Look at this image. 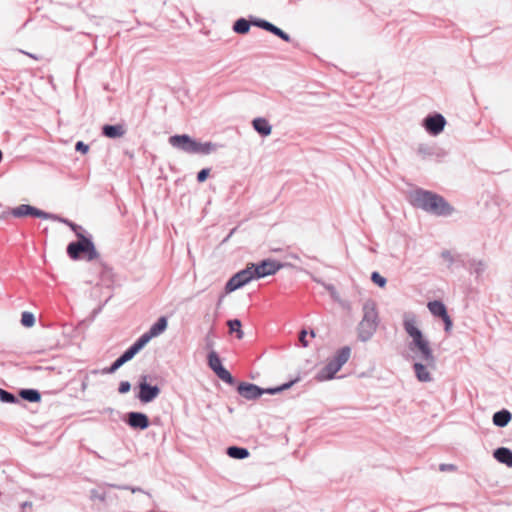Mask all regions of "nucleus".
Here are the masks:
<instances>
[{
    "mask_svg": "<svg viewBox=\"0 0 512 512\" xmlns=\"http://www.w3.org/2000/svg\"><path fill=\"white\" fill-rule=\"evenodd\" d=\"M351 356V348L349 346H344L340 348L335 356L330 359L327 364L321 368L315 378L318 381H327L331 380L335 377L336 373L342 368V366L347 363Z\"/></svg>",
    "mask_w": 512,
    "mask_h": 512,
    "instance_id": "nucleus-4",
    "label": "nucleus"
},
{
    "mask_svg": "<svg viewBox=\"0 0 512 512\" xmlns=\"http://www.w3.org/2000/svg\"><path fill=\"white\" fill-rule=\"evenodd\" d=\"M227 326L229 328V333H235L237 339H242L244 337V332L242 331V323L239 319H230L227 321Z\"/></svg>",
    "mask_w": 512,
    "mask_h": 512,
    "instance_id": "nucleus-26",
    "label": "nucleus"
},
{
    "mask_svg": "<svg viewBox=\"0 0 512 512\" xmlns=\"http://www.w3.org/2000/svg\"><path fill=\"white\" fill-rule=\"evenodd\" d=\"M126 362L123 360V358L120 356L117 360H115L113 362V364L108 367V368H105L103 370V373H108V374H112L114 372H116L122 365H124Z\"/></svg>",
    "mask_w": 512,
    "mask_h": 512,
    "instance_id": "nucleus-32",
    "label": "nucleus"
},
{
    "mask_svg": "<svg viewBox=\"0 0 512 512\" xmlns=\"http://www.w3.org/2000/svg\"><path fill=\"white\" fill-rule=\"evenodd\" d=\"M236 390L238 394L246 400H255L264 394L263 388L248 382H240Z\"/></svg>",
    "mask_w": 512,
    "mask_h": 512,
    "instance_id": "nucleus-13",
    "label": "nucleus"
},
{
    "mask_svg": "<svg viewBox=\"0 0 512 512\" xmlns=\"http://www.w3.org/2000/svg\"><path fill=\"white\" fill-rule=\"evenodd\" d=\"M310 334H311V336H312V337H314V336H315V333H314V331H313V330L310 332Z\"/></svg>",
    "mask_w": 512,
    "mask_h": 512,
    "instance_id": "nucleus-55",
    "label": "nucleus"
},
{
    "mask_svg": "<svg viewBox=\"0 0 512 512\" xmlns=\"http://www.w3.org/2000/svg\"><path fill=\"white\" fill-rule=\"evenodd\" d=\"M208 365L211 370L220 378L222 381L229 385L235 384V379L231 373L222 365L221 359L218 353L214 350L208 354Z\"/></svg>",
    "mask_w": 512,
    "mask_h": 512,
    "instance_id": "nucleus-9",
    "label": "nucleus"
},
{
    "mask_svg": "<svg viewBox=\"0 0 512 512\" xmlns=\"http://www.w3.org/2000/svg\"><path fill=\"white\" fill-rule=\"evenodd\" d=\"M90 498H91V500H99L101 502H104L106 499V495H105V493L94 489L91 491Z\"/></svg>",
    "mask_w": 512,
    "mask_h": 512,
    "instance_id": "nucleus-37",
    "label": "nucleus"
},
{
    "mask_svg": "<svg viewBox=\"0 0 512 512\" xmlns=\"http://www.w3.org/2000/svg\"><path fill=\"white\" fill-rule=\"evenodd\" d=\"M512 419V413L507 409H502L494 413L492 421L497 427H506Z\"/></svg>",
    "mask_w": 512,
    "mask_h": 512,
    "instance_id": "nucleus-20",
    "label": "nucleus"
},
{
    "mask_svg": "<svg viewBox=\"0 0 512 512\" xmlns=\"http://www.w3.org/2000/svg\"><path fill=\"white\" fill-rule=\"evenodd\" d=\"M147 376H141L140 382L138 384V393L136 394V398L140 400L142 403H149L154 400L159 394V388L157 386H151L147 382Z\"/></svg>",
    "mask_w": 512,
    "mask_h": 512,
    "instance_id": "nucleus-11",
    "label": "nucleus"
},
{
    "mask_svg": "<svg viewBox=\"0 0 512 512\" xmlns=\"http://www.w3.org/2000/svg\"><path fill=\"white\" fill-rule=\"evenodd\" d=\"M11 214V209L0 206V220L5 219Z\"/></svg>",
    "mask_w": 512,
    "mask_h": 512,
    "instance_id": "nucleus-45",
    "label": "nucleus"
},
{
    "mask_svg": "<svg viewBox=\"0 0 512 512\" xmlns=\"http://www.w3.org/2000/svg\"><path fill=\"white\" fill-rule=\"evenodd\" d=\"M469 270L479 278L487 269V264L483 260L471 259L469 261Z\"/></svg>",
    "mask_w": 512,
    "mask_h": 512,
    "instance_id": "nucleus-24",
    "label": "nucleus"
},
{
    "mask_svg": "<svg viewBox=\"0 0 512 512\" xmlns=\"http://www.w3.org/2000/svg\"><path fill=\"white\" fill-rule=\"evenodd\" d=\"M252 23L245 18L237 19L233 24V31L237 34H246L249 32Z\"/></svg>",
    "mask_w": 512,
    "mask_h": 512,
    "instance_id": "nucleus-25",
    "label": "nucleus"
},
{
    "mask_svg": "<svg viewBox=\"0 0 512 512\" xmlns=\"http://www.w3.org/2000/svg\"><path fill=\"white\" fill-rule=\"evenodd\" d=\"M85 254L88 261H92L99 257L94 243L90 238H87L83 233H78V241L71 242L67 246V254L73 260H77L80 254Z\"/></svg>",
    "mask_w": 512,
    "mask_h": 512,
    "instance_id": "nucleus-5",
    "label": "nucleus"
},
{
    "mask_svg": "<svg viewBox=\"0 0 512 512\" xmlns=\"http://www.w3.org/2000/svg\"><path fill=\"white\" fill-rule=\"evenodd\" d=\"M76 236L78 237V233H82L83 232V228L81 227V229H76V231H74Z\"/></svg>",
    "mask_w": 512,
    "mask_h": 512,
    "instance_id": "nucleus-52",
    "label": "nucleus"
},
{
    "mask_svg": "<svg viewBox=\"0 0 512 512\" xmlns=\"http://www.w3.org/2000/svg\"><path fill=\"white\" fill-rule=\"evenodd\" d=\"M255 279H261L266 276L274 275L281 268L290 266L287 263H280L272 259H264L258 264L250 263Z\"/></svg>",
    "mask_w": 512,
    "mask_h": 512,
    "instance_id": "nucleus-8",
    "label": "nucleus"
},
{
    "mask_svg": "<svg viewBox=\"0 0 512 512\" xmlns=\"http://www.w3.org/2000/svg\"><path fill=\"white\" fill-rule=\"evenodd\" d=\"M371 280L377 286L383 288L385 287L387 280L385 277L381 276L378 272L374 271L371 274Z\"/></svg>",
    "mask_w": 512,
    "mask_h": 512,
    "instance_id": "nucleus-34",
    "label": "nucleus"
},
{
    "mask_svg": "<svg viewBox=\"0 0 512 512\" xmlns=\"http://www.w3.org/2000/svg\"><path fill=\"white\" fill-rule=\"evenodd\" d=\"M20 396L29 402H38L41 399L39 391L35 389H23L20 392Z\"/></svg>",
    "mask_w": 512,
    "mask_h": 512,
    "instance_id": "nucleus-27",
    "label": "nucleus"
},
{
    "mask_svg": "<svg viewBox=\"0 0 512 512\" xmlns=\"http://www.w3.org/2000/svg\"><path fill=\"white\" fill-rule=\"evenodd\" d=\"M76 151L86 154L89 151V146L82 141H78L75 145Z\"/></svg>",
    "mask_w": 512,
    "mask_h": 512,
    "instance_id": "nucleus-40",
    "label": "nucleus"
},
{
    "mask_svg": "<svg viewBox=\"0 0 512 512\" xmlns=\"http://www.w3.org/2000/svg\"><path fill=\"white\" fill-rule=\"evenodd\" d=\"M223 298H224V295H221V296L219 297V299H218V303H217V305H218V306L222 303Z\"/></svg>",
    "mask_w": 512,
    "mask_h": 512,
    "instance_id": "nucleus-50",
    "label": "nucleus"
},
{
    "mask_svg": "<svg viewBox=\"0 0 512 512\" xmlns=\"http://www.w3.org/2000/svg\"><path fill=\"white\" fill-rule=\"evenodd\" d=\"M268 32H270L273 35L279 37L280 39H282L285 42H290L291 41V38H290L289 34H287L285 31H283L282 29H280L279 27H277L273 23L270 26V29L268 30Z\"/></svg>",
    "mask_w": 512,
    "mask_h": 512,
    "instance_id": "nucleus-29",
    "label": "nucleus"
},
{
    "mask_svg": "<svg viewBox=\"0 0 512 512\" xmlns=\"http://www.w3.org/2000/svg\"><path fill=\"white\" fill-rule=\"evenodd\" d=\"M306 336H307V331L306 330H301L300 333H299V341L300 343L302 344L303 347H307L308 346V341L306 339Z\"/></svg>",
    "mask_w": 512,
    "mask_h": 512,
    "instance_id": "nucleus-44",
    "label": "nucleus"
},
{
    "mask_svg": "<svg viewBox=\"0 0 512 512\" xmlns=\"http://www.w3.org/2000/svg\"><path fill=\"white\" fill-rule=\"evenodd\" d=\"M417 151L423 158L433 155L432 148L428 145H420Z\"/></svg>",
    "mask_w": 512,
    "mask_h": 512,
    "instance_id": "nucleus-35",
    "label": "nucleus"
},
{
    "mask_svg": "<svg viewBox=\"0 0 512 512\" xmlns=\"http://www.w3.org/2000/svg\"><path fill=\"white\" fill-rule=\"evenodd\" d=\"M32 506H33V503H32V502H30V501H25V502H23V503L20 505V509H21V511H20V512H25V509H26V508H32Z\"/></svg>",
    "mask_w": 512,
    "mask_h": 512,
    "instance_id": "nucleus-46",
    "label": "nucleus"
},
{
    "mask_svg": "<svg viewBox=\"0 0 512 512\" xmlns=\"http://www.w3.org/2000/svg\"><path fill=\"white\" fill-rule=\"evenodd\" d=\"M410 202L414 207L436 216H449L454 211L444 197L420 188L411 194Z\"/></svg>",
    "mask_w": 512,
    "mask_h": 512,
    "instance_id": "nucleus-2",
    "label": "nucleus"
},
{
    "mask_svg": "<svg viewBox=\"0 0 512 512\" xmlns=\"http://www.w3.org/2000/svg\"><path fill=\"white\" fill-rule=\"evenodd\" d=\"M446 125L445 117L440 113H434L426 116L423 120V127L433 136L440 134Z\"/></svg>",
    "mask_w": 512,
    "mask_h": 512,
    "instance_id": "nucleus-12",
    "label": "nucleus"
},
{
    "mask_svg": "<svg viewBox=\"0 0 512 512\" xmlns=\"http://www.w3.org/2000/svg\"><path fill=\"white\" fill-rule=\"evenodd\" d=\"M363 317L357 326V337L361 342L369 341L377 331L380 323L376 303L369 299L364 302Z\"/></svg>",
    "mask_w": 512,
    "mask_h": 512,
    "instance_id": "nucleus-3",
    "label": "nucleus"
},
{
    "mask_svg": "<svg viewBox=\"0 0 512 512\" xmlns=\"http://www.w3.org/2000/svg\"><path fill=\"white\" fill-rule=\"evenodd\" d=\"M76 236L78 237V233H82L83 232V228L81 227V229H76V231H74Z\"/></svg>",
    "mask_w": 512,
    "mask_h": 512,
    "instance_id": "nucleus-51",
    "label": "nucleus"
},
{
    "mask_svg": "<svg viewBox=\"0 0 512 512\" xmlns=\"http://www.w3.org/2000/svg\"><path fill=\"white\" fill-rule=\"evenodd\" d=\"M221 145L213 142H198L194 140L191 154L209 155L215 152Z\"/></svg>",
    "mask_w": 512,
    "mask_h": 512,
    "instance_id": "nucleus-17",
    "label": "nucleus"
},
{
    "mask_svg": "<svg viewBox=\"0 0 512 512\" xmlns=\"http://www.w3.org/2000/svg\"><path fill=\"white\" fill-rule=\"evenodd\" d=\"M233 232H234V229L232 231H230V234L228 235V237L225 240H227L233 234Z\"/></svg>",
    "mask_w": 512,
    "mask_h": 512,
    "instance_id": "nucleus-53",
    "label": "nucleus"
},
{
    "mask_svg": "<svg viewBox=\"0 0 512 512\" xmlns=\"http://www.w3.org/2000/svg\"><path fill=\"white\" fill-rule=\"evenodd\" d=\"M167 324H168L167 318L162 316V333L166 330Z\"/></svg>",
    "mask_w": 512,
    "mask_h": 512,
    "instance_id": "nucleus-48",
    "label": "nucleus"
},
{
    "mask_svg": "<svg viewBox=\"0 0 512 512\" xmlns=\"http://www.w3.org/2000/svg\"><path fill=\"white\" fill-rule=\"evenodd\" d=\"M429 368L435 369V367L429 366L426 362L418 359L413 365V369L415 372V376L420 382H430L432 381V376L429 372Z\"/></svg>",
    "mask_w": 512,
    "mask_h": 512,
    "instance_id": "nucleus-16",
    "label": "nucleus"
},
{
    "mask_svg": "<svg viewBox=\"0 0 512 512\" xmlns=\"http://www.w3.org/2000/svg\"><path fill=\"white\" fill-rule=\"evenodd\" d=\"M194 140L195 139L191 138L187 134H181V135L171 136L169 138L168 142L172 147H174L180 151H183L185 153L191 154Z\"/></svg>",
    "mask_w": 512,
    "mask_h": 512,
    "instance_id": "nucleus-14",
    "label": "nucleus"
},
{
    "mask_svg": "<svg viewBox=\"0 0 512 512\" xmlns=\"http://www.w3.org/2000/svg\"><path fill=\"white\" fill-rule=\"evenodd\" d=\"M160 334V319H158L131 347H129L121 357L125 362L130 361L139 351H141L153 338Z\"/></svg>",
    "mask_w": 512,
    "mask_h": 512,
    "instance_id": "nucleus-6",
    "label": "nucleus"
},
{
    "mask_svg": "<svg viewBox=\"0 0 512 512\" xmlns=\"http://www.w3.org/2000/svg\"><path fill=\"white\" fill-rule=\"evenodd\" d=\"M405 332L412 338L409 343V350L414 353L413 358L426 362L429 366H436V357L430 347L429 341L424 337L422 331L416 326L414 314H405L403 320Z\"/></svg>",
    "mask_w": 512,
    "mask_h": 512,
    "instance_id": "nucleus-1",
    "label": "nucleus"
},
{
    "mask_svg": "<svg viewBox=\"0 0 512 512\" xmlns=\"http://www.w3.org/2000/svg\"><path fill=\"white\" fill-rule=\"evenodd\" d=\"M255 279L252 267L250 264L246 268L235 273L225 284V294L234 292L237 289L242 288L249 282Z\"/></svg>",
    "mask_w": 512,
    "mask_h": 512,
    "instance_id": "nucleus-7",
    "label": "nucleus"
},
{
    "mask_svg": "<svg viewBox=\"0 0 512 512\" xmlns=\"http://www.w3.org/2000/svg\"><path fill=\"white\" fill-rule=\"evenodd\" d=\"M11 215H13L16 218L33 216L44 220L58 219L56 215L47 213L28 204H21L15 208H12Z\"/></svg>",
    "mask_w": 512,
    "mask_h": 512,
    "instance_id": "nucleus-10",
    "label": "nucleus"
},
{
    "mask_svg": "<svg viewBox=\"0 0 512 512\" xmlns=\"http://www.w3.org/2000/svg\"><path fill=\"white\" fill-rule=\"evenodd\" d=\"M0 401L3 403H14L17 398L10 392L0 388Z\"/></svg>",
    "mask_w": 512,
    "mask_h": 512,
    "instance_id": "nucleus-33",
    "label": "nucleus"
},
{
    "mask_svg": "<svg viewBox=\"0 0 512 512\" xmlns=\"http://www.w3.org/2000/svg\"><path fill=\"white\" fill-rule=\"evenodd\" d=\"M21 323L25 327H32L35 324V317L31 312L25 311L21 316Z\"/></svg>",
    "mask_w": 512,
    "mask_h": 512,
    "instance_id": "nucleus-30",
    "label": "nucleus"
},
{
    "mask_svg": "<svg viewBox=\"0 0 512 512\" xmlns=\"http://www.w3.org/2000/svg\"><path fill=\"white\" fill-rule=\"evenodd\" d=\"M102 133L108 138H119L125 133V129L122 125H105L103 126Z\"/></svg>",
    "mask_w": 512,
    "mask_h": 512,
    "instance_id": "nucleus-21",
    "label": "nucleus"
},
{
    "mask_svg": "<svg viewBox=\"0 0 512 512\" xmlns=\"http://www.w3.org/2000/svg\"><path fill=\"white\" fill-rule=\"evenodd\" d=\"M127 423L134 429L144 430L149 426L148 417L141 412H130L127 414Z\"/></svg>",
    "mask_w": 512,
    "mask_h": 512,
    "instance_id": "nucleus-15",
    "label": "nucleus"
},
{
    "mask_svg": "<svg viewBox=\"0 0 512 512\" xmlns=\"http://www.w3.org/2000/svg\"><path fill=\"white\" fill-rule=\"evenodd\" d=\"M88 388V376L85 377V379L83 380L82 384H81V390L82 392H85Z\"/></svg>",
    "mask_w": 512,
    "mask_h": 512,
    "instance_id": "nucleus-47",
    "label": "nucleus"
},
{
    "mask_svg": "<svg viewBox=\"0 0 512 512\" xmlns=\"http://www.w3.org/2000/svg\"><path fill=\"white\" fill-rule=\"evenodd\" d=\"M493 457L502 464L512 467V450L507 447H499L494 450Z\"/></svg>",
    "mask_w": 512,
    "mask_h": 512,
    "instance_id": "nucleus-18",
    "label": "nucleus"
},
{
    "mask_svg": "<svg viewBox=\"0 0 512 512\" xmlns=\"http://www.w3.org/2000/svg\"><path fill=\"white\" fill-rule=\"evenodd\" d=\"M209 174H210V169L209 168L201 169L197 173V181L200 182V183L206 181V179L208 178Z\"/></svg>",
    "mask_w": 512,
    "mask_h": 512,
    "instance_id": "nucleus-38",
    "label": "nucleus"
},
{
    "mask_svg": "<svg viewBox=\"0 0 512 512\" xmlns=\"http://www.w3.org/2000/svg\"><path fill=\"white\" fill-rule=\"evenodd\" d=\"M251 23L253 26H256L258 28H261L265 31H268L270 29V26L272 25L271 22L265 20V19H261V18H256V17H252L251 18Z\"/></svg>",
    "mask_w": 512,
    "mask_h": 512,
    "instance_id": "nucleus-31",
    "label": "nucleus"
},
{
    "mask_svg": "<svg viewBox=\"0 0 512 512\" xmlns=\"http://www.w3.org/2000/svg\"><path fill=\"white\" fill-rule=\"evenodd\" d=\"M427 307L430 313L435 317H443L447 313L445 304L440 300L429 301Z\"/></svg>",
    "mask_w": 512,
    "mask_h": 512,
    "instance_id": "nucleus-22",
    "label": "nucleus"
},
{
    "mask_svg": "<svg viewBox=\"0 0 512 512\" xmlns=\"http://www.w3.org/2000/svg\"><path fill=\"white\" fill-rule=\"evenodd\" d=\"M252 126H253L254 130L263 137L269 136L272 132V126L267 121V119H265L263 117L255 118L252 121Z\"/></svg>",
    "mask_w": 512,
    "mask_h": 512,
    "instance_id": "nucleus-19",
    "label": "nucleus"
},
{
    "mask_svg": "<svg viewBox=\"0 0 512 512\" xmlns=\"http://www.w3.org/2000/svg\"><path fill=\"white\" fill-rule=\"evenodd\" d=\"M297 381H298V379H295V380L289 381V382L284 383V384H282L280 386H277V387L263 388L264 394L274 395V394L280 393V392H282L284 390L289 389Z\"/></svg>",
    "mask_w": 512,
    "mask_h": 512,
    "instance_id": "nucleus-28",
    "label": "nucleus"
},
{
    "mask_svg": "<svg viewBox=\"0 0 512 512\" xmlns=\"http://www.w3.org/2000/svg\"><path fill=\"white\" fill-rule=\"evenodd\" d=\"M58 219H56L57 221H60L66 225H68L73 231H76V229H81V226L71 222L70 220L68 219H63V218H60L57 216Z\"/></svg>",
    "mask_w": 512,
    "mask_h": 512,
    "instance_id": "nucleus-42",
    "label": "nucleus"
},
{
    "mask_svg": "<svg viewBox=\"0 0 512 512\" xmlns=\"http://www.w3.org/2000/svg\"><path fill=\"white\" fill-rule=\"evenodd\" d=\"M456 469H457V467L454 464L443 463V464H440V466H439V470L442 472L455 471Z\"/></svg>",
    "mask_w": 512,
    "mask_h": 512,
    "instance_id": "nucleus-43",
    "label": "nucleus"
},
{
    "mask_svg": "<svg viewBox=\"0 0 512 512\" xmlns=\"http://www.w3.org/2000/svg\"><path fill=\"white\" fill-rule=\"evenodd\" d=\"M227 455L233 459L243 460L249 457L250 453L247 448L239 446H229L226 451Z\"/></svg>",
    "mask_w": 512,
    "mask_h": 512,
    "instance_id": "nucleus-23",
    "label": "nucleus"
},
{
    "mask_svg": "<svg viewBox=\"0 0 512 512\" xmlns=\"http://www.w3.org/2000/svg\"><path fill=\"white\" fill-rule=\"evenodd\" d=\"M441 319L444 322L445 332L449 333L452 330L453 322H452V319L450 318V316L448 315V312L443 317H441Z\"/></svg>",
    "mask_w": 512,
    "mask_h": 512,
    "instance_id": "nucleus-36",
    "label": "nucleus"
},
{
    "mask_svg": "<svg viewBox=\"0 0 512 512\" xmlns=\"http://www.w3.org/2000/svg\"><path fill=\"white\" fill-rule=\"evenodd\" d=\"M20 52H21V53H24V54H26V55H28V56H29V57H31V58L37 59V57H36L35 55H33V54H30V53L24 52V51H22V50H21Z\"/></svg>",
    "mask_w": 512,
    "mask_h": 512,
    "instance_id": "nucleus-49",
    "label": "nucleus"
},
{
    "mask_svg": "<svg viewBox=\"0 0 512 512\" xmlns=\"http://www.w3.org/2000/svg\"><path fill=\"white\" fill-rule=\"evenodd\" d=\"M130 389H131L130 382H128V381L120 382L119 388H118V391H119L120 394H125V393L129 392Z\"/></svg>",
    "mask_w": 512,
    "mask_h": 512,
    "instance_id": "nucleus-39",
    "label": "nucleus"
},
{
    "mask_svg": "<svg viewBox=\"0 0 512 512\" xmlns=\"http://www.w3.org/2000/svg\"><path fill=\"white\" fill-rule=\"evenodd\" d=\"M441 257H442L444 260H446V261L448 262L449 267H450V266L453 264V262H454V257H453V255L451 254V252H450V251H448V250H444V251H442V253H441Z\"/></svg>",
    "mask_w": 512,
    "mask_h": 512,
    "instance_id": "nucleus-41",
    "label": "nucleus"
},
{
    "mask_svg": "<svg viewBox=\"0 0 512 512\" xmlns=\"http://www.w3.org/2000/svg\"><path fill=\"white\" fill-rule=\"evenodd\" d=\"M292 258L293 259H299V257L297 255H293Z\"/></svg>",
    "mask_w": 512,
    "mask_h": 512,
    "instance_id": "nucleus-54",
    "label": "nucleus"
}]
</instances>
